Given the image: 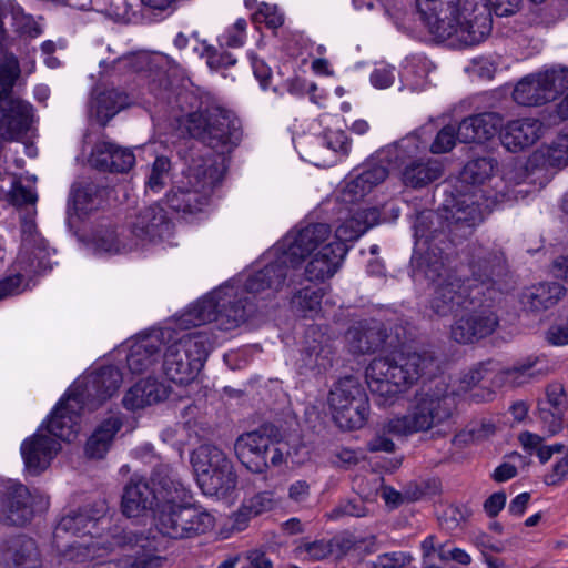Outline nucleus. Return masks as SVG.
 <instances>
[{
	"label": "nucleus",
	"instance_id": "nucleus-1",
	"mask_svg": "<svg viewBox=\"0 0 568 568\" xmlns=\"http://www.w3.org/2000/svg\"><path fill=\"white\" fill-rule=\"evenodd\" d=\"M253 311L247 297L240 296V286L226 284L201 298L181 314L174 326L161 329L164 374L175 384L192 383L202 369L211 349V338L203 331L187 332L215 321L221 329L237 327Z\"/></svg>",
	"mask_w": 568,
	"mask_h": 568
},
{
	"label": "nucleus",
	"instance_id": "nucleus-2",
	"mask_svg": "<svg viewBox=\"0 0 568 568\" xmlns=\"http://www.w3.org/2000/svg\"><path fill=\"white\" fill-rule=\"evenodd\" d=\"M329 226L323 223L290 232L271 253L275 261L250 275L244 287L239 284L240 296L243 298L245 292L252 295L265 293V297H270L283 286L288 268L297 267L305 258H308L305 266L307 280L325 281L332 277L339 268L347 247L341 243H329Z\"/></svg>",
	"mask_w": 568,
	"mask_h": 568
},
{
	"label": "nucleus",
	"instance_id": "nucleus-3",
	"mask_svg": "<svg viewBox=\"0 0 568 568\" xmlns=\"http://www.w3.org/2000/svg\"><path fill=\"white\" fill-rule=\"evenodd\" d=\"M454 409V392L445 379L424 386L415 394L406 414L394 416L382 425V434L368 442V449L392 453L395 444L386 434L409 437L433 432V436H446Z\"/></svg>",
	"mask_w": 568,
	"mask_h": 568
},
{
	"label": "nucleus",
	"instance_id": "nucleus-4",
	"mask_svg": "<svg viewBox=\"0 0 568 568\" xmlns=\"http://www.w3.org/2000/svg\"><path fill=\"white\" fill-rule=\"evenodd\" d=\"M419 20L434 40L466 48L479 44L491 31L483 0H416Z\"/></svg>",
	"mask_w": 568,
	"mask_h": 568
},
{
	"label": "nucleus",
	"instance_id": "nucleus-5",
	"mask_svg": "<svg viewBox=\"0 0 568 568\" xmlns=\"http://www.w3.org/2000/svg\"><path fill=\"white\" fill-rule=\"evenodd\" d=\"M12 202L17 206H34L38 195L32 186L14 181L11 189ZM36 209L31 207L21 215V248L14 262V275L0 282V300L24 291L32 276L52 267L51 250L47 241L37 231Z\"/></svg>",
	"mask_w": 568,
	"mask_h": 568
},
{
	"label": "nucleus",
	"instance_id": "nucleus-6",
	"mask_svg": "<svg viewBox=\"0 0 568 568\" xmlns=\"http://www.w3.org/2000/svg\"><path fill=\"white\" fill-rule=\"evenodd\" d=\"M417 237L416 251L412 260L413 277L415 281L426 278L435 285L430 300V310L438 317H454L459 313L470 311V307L478 302L480 293L477 286L470 282L466 284L454 276L445 266L443 256L434 248L422 253L425 236L419 225L415 226Z\"/></svg>",
	"mask_w": 568,
	"mask_h": 568
},
{
	"label": "nucleus",
	"instance_id": "nucleus-7",
	"mask_svg": "<svg viewBox=\"0 0 568 568\" xmlns=\"http://www.w3.org/2000/svg\"><path fill=\"white\" fill-rule=\"evenodd\" d=\"M428 353L395 351L373 359L365 371L367 386L378 405H389L399 394L414 385L430 366Z\"/></svg>",
	"mask_w": 568,
	"mask_h": 568
},
{
	"label": "nucleus",
	"instance_id": "nucleus-8",
	"mask_svg": "<svg viewBox=\"0 0 568 568\" xmlns=\"http://www.w3.org/2000/svg\"><path fill=\"white\" fill-rule=\"evenodd\" d=\"M155 527L172 539L193 538L214 526V517L201 507L189 504L190 491L178 478L169 493L161 491Z\"/></svg>",
	"mask_w": 568,
	"mask_h": 568
},
{
	"label": "nucleus",
	"instance_id": "nucleus-9",
	"mask_svg": "<svg viewBox=\"0 0 568 568\" xmlns=\"http://www.w3.org/2000/svg\"><path fill=\"white\" fill-rule=\"evenodd\" d=\"M433 134V124H426L416 132L379 151L382 162L392 168H403V182L412 187L425 186L443 173L442 164L432 159H416L428 146Z\"/></svg>",
	"mask_w": 568,
	"mask_h": 568
},
{
	"label": "nucleus",
	"instance_id": "nucleus-10",
	"mask_svg": "<svg viewBox=\"0 0 568 568\" xmlns=\"http://www.w3.org/2000/svg\"><path fill=\"white\" fill-rule=\"evenodd\" d=\"M225 172L224 158L194 160L189 169V187H178L168 194L169 206L183 213H196L209 204L210 195Z\"/></svg>",
	"mask_w": 568,
	"mask_h": 568
},
{
	"label": "nucleus",
	"instance_id": "nucleus-11",
	"mask_svg": "<svg viewBox=\"0 0 568 568\" xmlns=\"http://www.w3.org/2000/svg\"><path fill=\"white\" fill-rule=\"evenodd\" d=\"M568 165V134L558 136L552 143L536 150L526 164L514 162L505 166L503 181L506 186L523 183L546 185L556 170Z\"/></svg>",
	"mask_w": 568,
	"mask_h": 568
},
{
	"label": "nucleus",
	"instance_id": "nucleus-12",
	"mask_svg": "<svg viewBox=\"0 0 568 568\" xmlns=\"http://www.w3.org/2000/svg\"><path fill=\"white\" fill-rule=\"evenodd\" d=\"M186 129L193 138L201 140L221 154L235 148L242 135L237 118L217 105L190 113Z\"/></svg>",
	"mask_w": 568,
	"mask_h": 568
},
{
	"label": "nucleus",
	"instance_id": "nucleus-13",
	"mask_svg": "<svg viewBox=\"0 0 568 568\" xmlns=\"http://www.w3.org/2000/svg\"><path fill=\"white\" fill-rule=\"evenodd\" d=\"M197 484L207 496L225 497L236 487L232 462L216 446L204 444L191 454Z\"/></svg>",
	"mask_w": 568,
	"mask_h": 568
},
{
	"label": "nucleus",
	"instance_id": "nucleus-14",
	"mask_svg": "<svg viewBox=\"0 0 568 568\" xmlns=\"http://www.w3.org/2000/svg\"><path fill=\"white\" fill-rule=\"evenodd\" d=\"M178 476L168 465L158 467L151 477V483L139 476H133L123 488L121 509L128 518H138L153 510V515L160 508L161 491L169 493Z\"/></svg>",
	"mask_w": 568,
	"mask_h": 568
},
{
	"label": "nucleus",
	"instance_id": "nucleus-15",
	"mask_svg": "<svg viewBox=\"0 0 568 568\" xmlns=\"http://www.w3.org/2000/svg\"><path fill=\"white\" fill-rule=\"evenodd\" d=\"M328 405L339 428L352 430L363 427L369 404L359 382L354 377L339 379L329 392Z\"/></svg>",
	"mask_w": 568,
	"mask_h": 568
},
{
	"label": "nucleus",
	"instance_id": "nucleus-16",
	"mask_svg": "<svg viewBox=\"0 0 568 568\" xmlns=\"http://www.w3.org/2000/svg\"><path fill=\"white\" fill-rule=\"evenodd\" d=\"M49 498L42 493L31 491L18 480L0 478V523L7 526H23L37 510L48 509Z\"/></svg>",
	"mask_w": 568,
	"mask_h": 568
},
{
	"label": "nucleus",
	"instance_id": "nucleus-17",
	"mask_svg": "<svg viewBox=\"0 0 568 568\" xmlns=\"http://www.w3.org/2000/svg\"><path fill=\"white\" fill-rule=\"evenodd\" d=\"M567 85V69L546 70L523 78L513 91V99L525 106L541 105L554 100Z\"/></svg>",
	"mask_w": 568,
	"mask_h": 568
},
{
	"label": "nucleus",
	"instance_id": "nucleus-18",
	"mask_svg": "<svg viewBox=\"0 0 568 568\" xmlns=\"http://www.w3.org/2000/svg\"><path fill=\"white\" fill-rule=\"evenodd\" d=\"M122 374L114 366H105L75 381L70 389L75 394L71 402H83L93 409L112 397L122 383Z\"/></svg>",
	"mask_w": 568,
	"mask_h": 568
},
{
	"label": "nucleus",
	"instance_id": "nucleus-19",
	"mask_svg": "<svg viewBox=\"0 0 568 568\" xmlns=\"http://www.w3.org/2000/svg\"><path fill=\"white\" fill-rule=\"evenodd\" d=\"M528 192V190H519L517 192L500 191L491 195L490 191L478 189L457 201L456 205L450 211V217L456 223L474 226L480 223L496 204L517 200L519 195L524 197Z\"/></svg>",
	"mask_w": 568,
	"mask_h": 568
},
{
	"label": "nucleus",
	"instance_id": "nucleus-20",
	"mask_svg": "<svg viewBox=\"0 0 568 568\" xmlns=\"http://www.w3.org/2000/svg\"><path fill=\"white\" fill-rule=\"evenodd\" d=\"M450 326V338L459 344H470L491 334L498 325L493 310L476 302L470 311L454 316Z\"/></svg>",
	"mask_w": 568,
	"mask_h": 568
},
{
	"label": "nucleus",
	"instance_id": "nucleus-21",
	"mask_svg": "<svg viewBox=\"0 0 568 568\" xmlns=\"http://www.w3.org/2000/svg\"><path fill=\"white\" fill-rule=\"evenodd\" d=\"M71 397H75V394L69 388L65 398L57 405L48 422L42 424L45 434L57 442H71L79 433V415L87 405L83 402H71Z\"/></svg>",
	"mask_w": 568,
	"mask_h": 568
},
{
	"label": "nucleus",
	"instance_id": "nucleus-22",
	"mask_svg": "<svg viewBox=\"0 0 568 568\" xmlns=\"http://www.w3.org/2000/svg\"><path fill=\"white\" fill-rule=\"evenodd\" d=\"M60 443L45 434L41 425L37 432L26 438L20 447L27 470L32 475L44 471L60 450Z\"/></svg>",
	"mask_w": 568,
	"mask_h": 568
},
{
	"label": "nucleus",
	"instance_id": "nucleus-23",
	"mask_svg": "<svg viewBox=\"0 0 568 568\" xmlns=\"http://www.w3.org/2000/svg\"><path fill=\"white\" fill-rule=\"evenodd\" d=\"M272 447L271 438L260 432L245 433L234 444L239 460L254 474H262L271 466L266 454L272 453Z\"/></svg>",
	"mask_w": 568,
	"mask_h": 568
},
{
	"label": "nucleus",
	"instance_id": "nucleus-24",
	"mask_svg": "<svg viewBox=\"0 0 568 568\" xmlns=\"http://www.w3.org/2000/svg\"><path fill=\"white\" fill-rule=\"evenodd\" d=\"M132 239L138 240V247L161 239L170 231L165 211L159 204L140 210L128 227Z\"/></svg>",
	"mask_w": 568,
	"mask_h": 568
},
{
	"label": "nucleus",
	"instance_id": "nucleus-25",
	"mask_svg": "<svg viewBox=\"0 0 568 568\" xmlns=\"http://www.w3.org/2000/svg\"><path fill=\"white\" fill-rule=\"evenodd\" d=\"M88 245L98 255L126 254L138 248V240L132 239L128 227L101 225L93 230Z\"/></svg>",
	"mask_w": 568,
	"mask_h": 568
},
{
	"label": "nucleus",
	"instance_id": "nucleus-26",
	"mask_svg": "<svg viewBox=\"0 0 568 568\" xmlns=\"http://www.w3.org/2000/svg\"><path fill=\"white\" fill-rule=\"evenodd\" d=\"M544 124L535 118L507 122L500 129V142L510 152H520L535 144L542 135Z\"/></svg>",
	"mask_w": 568,
	"mask_h": 568
},
{
	"label": "nucleus",
	"instance_id": "nucleus-27",
	"mask_svg": "<svg viewBox=\"0 0 568 568\" xmlns=\"http://www.w3.org/2000/svg\"><path fill=\"white\" fill-rule=\"evenodd\" d=\"M377 162L367 163L362 171L354 174L346 182L342 192L344 203H356L367 195L375 186L385 181L388 175L387 162H382L379 153L376 156Z\"/></svg>",
	"mask_w": 568,
	"mask_h": 568
},
{
	"label": "nucleus",
	"instance_id": "nucleus-28",
	"mask_svg": "<svg viewBox=\"0 0 568 568\" xmlns=\"http://www.w3.org/2000/svg\"><path fill=\"white\" fill-rule=\"evenodd\" d=\"M503 118L496 112H486L464 119L457 129L462 143L484 142L496 135L501 129Z\"/></svg>",
	"mask_w": 568,
	"mask_h": 568
},
{
	"label": "nucleus",
	"instance_id": "nucleus-29",
	"mask_svg": "<svg viewBox=\"0 0 568 568\" xmlns=\"http://www.w3.org/2000/svg\"><path fill=\"white\" fill-rule=\"evenodd\" d=\"M349 213V217L336 229L333 240H328L329 243H341L348 248L347 243L359 239L379 217L378 211L374 207L351 209Z\"/></svg>",
	"mask_w": 568,
	"mask_h": 568
},
{
	"label": "nucleus",
	"instance_id": "nucleus-30",
	"mask_svg": "<svg viewBox=\"0 0 568 568\" xmlns=\"http://www.w3.org/2000/svg\"><path fill=\"white\" fill-rule=\"evenodd\" d=\"M91 163L102 170L126 172L135 163L132 150L120 148L108 141L98 142L90 156Z\"/></svg>",
	"mask_w": 568,
	"mask_h": 568
},
{
	"label": "nucleus",
	"instance_id": "nucleus-31",
	"mask_svg": "<svg viewBox=\"0 0 568 568\" xmlns=\"http://www.w3.org/2000/svg\"><path fill=\"white\" fill-rule=\"evenodd\" d=\"M169 387L155 378L139 381L123 397V405L126 409L135 410L144 408L166 399Z\"/></svg>",
	"mask_w": 568,
	"mask_h": 568
},
{
	"label": "nucleus",
	"instance_id": "nucleus-32",
	"mask_svg": "<svg viewBox=\"0 0 568 568\" xmlns=\"http://www.w3.org/2000/svg\"><path fill=\"white\" fill-rule=\"evenodd\" d=\"M161 332L133 343L126 356L128 368L131 373L141 374L156 365L161 356Z\"/></svg>",
	"mask_w": 568,
	"mask_h": 568
},
{
	"label": "nucleus",
	"instance_id": "nucleus-33",
	"mask_svg": "<svg viewBox=\"0 0 568 568\" xmlns=\"http://www.w3.org/2000/svg\"><path fill=\"white\" fill-rule=\"evenodd\" d=\"M121 427L122 419L119 414H112L103 419L88 438L85 455L94 459L103 458L110 450Z\"/></svg>",
	"mask_w": 568,
	"mask_h": 568
},
{
	"label": "nucleus",
	"instance_id": "nucleus-34",
	"mask_svg": "<svg viewBox=\"0 0 568 568\" xmlns=\"http://www.w3.org/2000/svg\"><path fill=\"white\" fill-rule=\"evenodd\" d=\"M565 293V287L557 282L538 283L524 293L523 303L534 312H542L554 307Z\"/></svg>",
	"mask_w": 568,
	"mask_h": 568
},
{
	"label": "nucleus",
	"instance_id": "nucleus-35",
	"mask_svg": "<svg viewBox=\"0 0 568 568\" xmlns=\"http://www.w3.org/2000/svg\"><path fill=\"white\" fill-rule=\"evenodd\" d=\"M3 560L16 568H38L40 555L36 541L26 536L12 539L3 551Z\"/></svg>",
	"mask_w": 568,
	"mask_h": 568
},
{
	"label": "nucleus",
	"instance_id": "nucleus-36",
	"mask_svg": "<svg viewBox=\"0 0 568 568\" xmlns=\"http://www.w3.org/2000/svg\"><path fill=\"white\" fill-rule=\"evenodd\" d=\"M434 65L424 54H412L403 63L400 72L402 84L412 91H422L427 88L428 75Z\"/></svg>",
	"mask_w": 568,
	"mask_h": 568
},
{
	"label": "nucleus",
	"instance_id": "nucleus-37",
	"mask_svg": "<svg viewBox=\"0 0 568 568\" xmlns=\"http://www.w3.org/2000/svg\"><path fill=\"white\" fill-rule=\"evenodd\" d=\"M308 459V449L300 436H290L276 442L272 447L270 463L272 467L282 465H302Z\"/></svg>",
	"mask_w": 568,
	"mask_h": 568
},
{
	"label": "nucleus",
	"instance_id": "nucleus-38",
	"mask_svg": "<svg viewBox=\"0 0 568 568\" xmlns=\"http://www.w3.org/2000/svg\"><path fill=\"white\" fill-rule=\"evenodd\" d=\"M537 364L538 361L531 357L523 359L508 368H501L497 364V374L493 378L491 385L501 387L506 384L519 386L528 383L539 374V371L536 369Z\"/></svg>",
	"mask_w": 568,
	"mask_h": 568
},
{
	"label": "nucleus",
	"instance_id": "nucleus-39",
	"mask_svg": "<svg viewBox=\"0 0 568 568\" xmlns=\"http://www.w3.org/2000/svg\"><path fill=\"white\" fill-rule=\"evenodd\" d=\"M130 104L129 95L118 91L108 90L100 93L91 104V114L101 124H106L116 113Z\"/></svg>",
	"mask_w": 568,
	"mask_h": 568
},
{
	"label": "nucleus",
	"instance_id": "nucleus-40",
	"mask_svg": "<svg viewBox=\"0 0 568 568\" xmlns=\"http://www.w3.org/2000/svg\"><path fill=\"white\" fill-rule=\"evenodd\" d=\"M469 267L477 281H491L504 270V256L498 252H490L483 247L477 248L469 263Z\"/></svg>",
	"mask_w": 568,
	"mask_h": 568
},
{
	"label": "nucleus",
	"instance_id": "nucleus-41",
	"mask_svg": "<svg viewBox=\"0 0 568 568\" xmlns=\"http://www.w3.org/2000/svg\"><path fill=\"white\" fill-rule=\"evenodd\" d=\"M113 542L106 541L102 537L92 538L90 541H83L80 544V547H83L87 550V554L91 556L92 564L90 568H135L134 564H132L131 558H124L120 561H98L102 554L99 551H105L113 545H122L124 544L122 538L113 537Z\"/></svg>",
	"mask_w": 568,
	"mask_h": 568
},
{
	"label": "nucleus",
	"instance_id": "nucleus-42",
	"mask_svg": "<svg viewBox=\"0 0 568 568\" xmlns=\"http://www.w3.org/2000/svg\"><path fill=\"white\" fill-rule=\"evenodd\" d=\"M346 341L353 353L365 354L377 348L382 344L383 337L378 329L365 328L359 325L347 331Z\"/></svg>",
	"mask_w": 568,
	"mask_h": 568
},
{
	"label": "nucleus",
	"instance_id": "nucleus-43",
	"mask_svg": "<svg viewBox=\"0 0 568 568\" xmlns=\"http://www.w3.org/2000/svg\"><path fill=\"white\" fill-rule=\"evenodd\" d=\"M105 521L109 520L104 517L94 519L82 511H72L60 519L58 529L73 535L84 536L87 534L91 535L92 530L97 529L98 525H103Z\"/></svg>",
	"mask_w": 568,
	"mask_h": 568
},
{
	"label": "nucleus",
	"instance_id": "nucleus-44",
	"mask_svg": "<svg viewBox=\"0 0 568 568\" xmlns=\"http://www.w3.org/2000/svg\"><path fill=\"white\" fill-rule=\"evenodd\" d=\"M496 169V161L491 158H478L469 161L462 172V181L471 185L481 186L491 178Z\"/></svg>",
	"mask_w": 568,
	"mask_h": 568
},
{
	"label": "nucleus",
	"instance_id": "nucleus-45",
	"mask_svg": "<svg viewBox=\"0 0 568 568\" xmlns=\"http://www.w3.org/2000/svg\"><path fill=\"white\" fill-rule=\"evenodd\" d=\"M145 64L152 65H166L169 69L178 67V63L163 53H155L152 57L146 54H138L131 57H123L115 61V67L119 69L130 68L134 71H140Z\"/></svg>",
	"mask_w": 568,
	"mask_h": 568
},
{
	"label": "nucleus",
	"instance_id": "nucleus-46",
	"mask_svg": "<svg viewBox=\"0 0 568 568\" xmlns=\"http://www.w3.org/2000/svg\"><path fill=\"white\" fill-rule=\"evenodd\" d=\"M322 294L318 290L303 288L292 300V304L305 317H314L321 310Z\"/></svg>",
	"mask_w": 568,
	"mask_h": 568
},
{
	"label": "nucleus",
	"instance_id": "nucleus-47",
	"mask_svg": "<svg viewBox=\"0 0 568 568\" xmlns=\"http://www.w3.org/2000/svg\"><path fill=\"white\" fill-rule=\"evenodd\" d=\"M274 505L275 500L271 493H261L246 499L243 503L239 511V516L245 518L255 517L265 511L271 510L274 507Z\"/></svg>",
	"mask_w": 568,
	"mask_h": 568
},
{
	"label": "nucleus",
	"instance_id": "nucleus-48",
	"mask_svg": "<svg viewBox=\"0 0 568 568\" xmlns=\"http://www.w3.org/2000/svg\"><path fill=\"white\" fill-rule=\"evenodd\" d=\"M495 433V425L491 422L484 420L471 425L467 430L457 434L453 443L455 445H467L469 443L481 442L489 438Z\"/></svg>",
	"mask_w": 568,
	"mask_h": 568
},
{
	"label": "nucleus",
	"instance_id": "nucleus-49",
	"mask_svg": "<svg viewBox=\"0 0 568 568\" xmlns=\"http://www.w3.org/2000/svg\"><path fill=\"white\" fill-rule=\"evenodd\" d=\"M497 374V363L488 361L486 363H481L474 368L469 369L463 377L462 383L464 384L463 388L467 389L481 381H489L491 383L493 378Z\"/></svg>",
	"mask_w": 568,
	"mask_h": 568
},
{
	"label": "nucleus",
	"instance_id": "nucleus-50",
	"mask_svg": "<svg viewBox=\"0 0 568 568\" xmlns=\"http://www.w3.org/2000/svg\"><path fill=\"white\" fill-rule=\"evenodd\" d=\"M171 164L168 158H156L146 181V187L155 193L160 192L166 184Z\"/></svg>",
	"mask_w": 568,
	"mask_h": 568
},
{
	"label": "nucleus",
	"instance_id": "nucleus-51",
	"mask_svg": "<svg viewBox=\"0 0 568 568\" xmlns=\"http://www.w3.org/2000/svg\"><path fill=\"white\" fill-rule=\"evenodd\" d=\"M457 140L455 128L446 125L437 133L434 142L430 144V151L435 154L446 153L455 146Z\"/></svg>",
	"mask_w": 568,
	"mask_h": 568
},
{
	"label": "nucleus",
	"instance_id": "nucleus-52",
	"mask_svg": "<svg viewBox=\"0 0 568 568\" xmlns=\"http://www.w3.org/2000/svg\"><path fill=\"white\" fill-rule=\"evenodd\" d=\"M323 144L335 153L347 154L351 149V142L346 133L342 130H328L323 134Z\"/></svg>",
	"mask_w": 568,
	"mask_h": 568
},
{
	"label": "nucleus",
	"instance_id": "nucleus-53",
	"mask_svg": "<svg viewBox=\"0 0 568 568\" xmlns=\"http://www.w3.org/2000/svg\"><path fill=\"white\" fill-rule=\"evenodd\" d=\"M332 551L331 545L324 540L304 542L296 548L297 556L312 560H320Z\"/></svg>",
	"mask_w": 568,
	"mask_h": 568
},
{
	"label": "nucleus",
	"instance_id": "nucleus-54",
	"mask_svg": "<svg viewBox=\"0 0 568 568\" xmlns=\"http://www.w3.org/2000/svg\"><path fill=\"white\" fill-rule=\"evenodd\" d=\"M329 349L321 346H313L304 353V366L310 369L326 368L331 364Z\"/></svg>",
	"mask_w": 568,
	"mask_h": 568
},
{
	"label": "nucleus",
	"instance_id": "nucleus-55",
	"mask_svg": "<svg viewBox=\"0 0 568 568\" xmlns=\"http://www.w3.org/2000/svg\"><path fill=\"white\" fill-rule=\"evenodd\" d=\"M545 339L551 346L568 345V320L554 322L545 332Z\"/></svg>",
	"mask_w": 568,
	"mask_h": 568
},
{
	"label": "nucleus",
	"instance_id": "nucleus-56",
	"mask_svg": "<svg viewBox=\"0 0 568 568\" xmlns=\"http://www.w3.org/2000/svg\"><path fill=\"white\" fill-rule=\"evenodd\" d=\"M246 21L237 19L232 28H230L222 37L223 44L230 48H239L244 44Z\"/></svg>",
	"mask_w": 568,
	"mask_h": 568
},
{
	"label": "nucleus",
	"instance_id": "nucleus-57",
	"mask_svg": "<svg viewBox=\"0 0 568 568\" xmlns=\"http://www.w3.org/2000/svg\"><path fill=\"white\" fill-rule=\"evenodd\" d=\"M410 559V556L403 551L388 552L378 556L373 568H403Z\"/></svg>",
	"mask_w": 568,
	"mask_h": 568
},
{
	"label": "nucleus",
	"instance_id": "nucleus-58",
	"mask_svg": "<svg viewBox=\"0 0 568 568\" xmlns=\"http://www.w3.org/2000/svg\"><path fill=\"white\" fill-rule=\"evenodd\" d=\"M473 544L486 555L488 551L503 552L506 549V544L503 540L496 539L487 532H478L473 537Z\"/></svg>",
	"mask_w": 568,
	"mask_h": 568
},
{
	"label": "nucleus",
	"instance_id": "nucleus-59",
	"mask_svg": "<svg viewBox=\"0 0 568 568\" xmlns=\"http://www.w3.org/2000/svg\"><path fill=\"white\" fill-rule=\"evenodd\" d=\"M499 63L493 57H479L473 61V71L481 79L490 80L498 70Z\"/></svg>",
	"mask_w": 568,
	"mask_h": 568
},
{
	"label": "nucleus",
	"instance_id": "nucleus-60",
	"mask_svg": "<svg viewBox=\"0 0 568 568\" xmlns=\"http://www.w3.org/2000/svg\"><path fill=\"white\" fill-rule=\"evenodd\" d=\"M395 80V69L387 64L377 65L371 74V82L378 89H386Z\"/></svg>",
	"mask_w": 568,
	"mask_h": 568
},
{
	"label": "nucleus",
	"instance_id": "nucleus-61",
	"mask_svg": "<svg viewBox=\"0 0 568 568\" xmlns=\"http://www.w3.org/2000/svg\"><path fill=\"white\" fill-rule=\"evenodd\" d=\"M367 514H368V509L362 500H349V501L341 505L334 511H332L329 517L331 518H338L339 516L364 517Z\"/></svg>",
	"mask_w": 568,
	"mask_h": 568
},
{
	"label": "nucleus",
	"instance_id": "nucleus-62",
	"mask_svg": "<svg viewBox=\"0 0 568 568\" xmlns=\"http://www.w3.org/2000/svg\"><path fill=\"white\" fill-rule=\"evenodd\" d=\"M257 21H264L270 28H278L283 24V16L277 12L275 7L268 4H262L256 13Z\"/></svg>",
	"mask_w": 568,
	"mask_h": 568
},
{
	"label": "nucleus",
	"instance_id": "nucleus-63",
	"mask_svg": "<svg viewBox=\"0 0 568 568\" xmlns=\"http://www.w3.org/2000/svg\"><path fill=\"white\" fill-rule=\"evenodd\" d=\"M568 476V456L561 457L554 466L551 471L545 476V483L555 486L566 479Z\"/></svg>",
	"mask_w": 568,
	"mask_h": 568
},
{
	"label": "nucleus",
	"instance_id": "nucleus-64",
	"mask_svg": "<svg viewBox=\"0 0 568 568\" xmlns=\"http://www.w3.org/2000/svg\"><path fill=\"white\" fill-rule=\"evenodd\" d=\"M242 568H273V562L265 552L251 550L245 555Z\"/></svg>",
	"mask_w": 568,
	"mask_h": 568
}]
</instances>
